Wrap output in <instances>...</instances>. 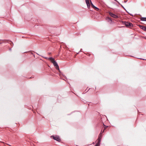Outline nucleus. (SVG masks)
Returning a JSON list of instances; mask_svg holds the SVG:
<instances>
[{
    "label": "nucleus",
    "mask_w": 146,
    "mask_h": 146,
    "mask_svg": "<svg viewBox=\"0 0 146 146\" xmlns=\"http://www.w3.org/2000/svg\"><path fill=\"white\" fill-rule=\"evenodd\" d=\"M124 24L125 26L128 28H131L133 27V25L132 23H128L126 22H124Z\"/></svg>",
    "instance_id": "obj_1"
},
{
    "label": "nucleus",
    "mask_w": 146,
    "mask_h": 146,
    "mask_svg": "<svg viewBox=\"0 0 146 146\" xmlns=\"http://www.w3.org/2000/svg\"><path fill=\"white\" fill-rule=\"evenodd\" d=\"M51 137H52L53 139L58 141H60L61 140L59 137L58 136H52Z\"/></svg>",
    "instance_id": "obj_2"
},
{
    "label": "nucleus",
    "mask_w": 146,
    "mask_h": 146,
    "mask_svg": "<svg viewBox=\"0 0 146 146\" xmlns=\"http://www.w3.org/2000/svg\"><path fill=\"white\" fill-rule=\"evenodd\" d=\"M53 64L54 66L55 67L56 69L58 70L59 71H60V69L59 68V66L58 65L57 63L56 62V61H54V62H53Z\"/></svg>",
    "instance_id": "obj_3"
},
{
    "label": "nucleus",
    "mask_w": 146,
    "mask_h": 146,
    "mask_svg": "<svg viewBox=\"0 0 146 146\" xmlns=\"http://www.w3.org/2000/svg\"><path fill=\"white\" fill-rule=\"evenodd\" d=\"M109 14L111 17L114 18H118V16L116 15L113 14L111 13H110Z\"/></svg>",
    "instance_id": "obj_4"
},
{
    "label": "nucleus",
    "mask_w": 146,
    "mask_h": 146,
    "mask_svg": "<svg viewBox=\"0 0 146 146\" xmlns=\"http://www.w3.org/2000/svg\"><path fill=\"white\" fill-rule=\"evenodd\" d=\"M101 139L100 138H98L97 139V142L95 145V146H100V142L101 141Z\"/></svg>",
    "instance_id": "obj_5"
},
{
    "label": "nucleus",
    "mask_w": 146,
    "mask_h": 146,
    "mask_svg": "<svg viewBox=\"0 0 146 146\" xmlns=\"http://www.w3.org/2000/svg\"><path fill=\"white\" fill-rule=\"evenodd\" d=\"M45 58L47 59H48L49 60H50L51 62L52 63L54 62V61H55L54 58L52 57H50L49 58H47L45 57Z\"/></svg>",
    "instance_id": "obj_6"
},
{
    "label": "nucleus",
    "mask_w": 146,
    "mask_h": 146,
    "mask_svg": "<svg viewBox=\"0 0 146 146\" xmlns=\"http://www.w3.org/2000/svg\"><path fill=\"white\" fill-rule=\"evenodd\" d=\"M86 3L87 4L88 8L89 9L90 8V3L89 0H85Z\"/></svg>",
    "instance_id": "obj_7"
},
{
    "label": "nucleus",
    "mask_w": 146,
    "mask_h": 146,
    "mask_svg": "<svg viewBox=\"0 0 146 146\" xmlns=\"http://www.w3.org/2000/svg\"><path fill=\"white\" fill-rule=\"evenodd\" d=\"M141 21H146V17H141L140 18Z\"/></svg>",
    "instance_id": "obj_8"
},
{
    "label": "nucleus",
    "mask_w": 146,
    "mask_h": 146,
    "mask_svg": "<svg viewBox=\"0 0 146 146\" xmlns=\"http://www.w3.org/2000/svg\"><path fill=\"white\" fill-rule=\"evenodd\" d=\"M104 124V130L102 131V133H103V132H104V130L106 129L107 128V126H106L105 125H104V124Z\"/></svg>",
    "instance_id": "obj_9"
},
{
    "label": "nucleus",
    "mask_w": 146,
    "mask_h": 146,
    "mask_svg": "<svg viewBox=\"0 0 146 146\" xmlns=\"http://www.w3.org/2000/svg\"><path fill=\"white\" fill-rule=\"evenodd\" d=\"M102 130L101 131V133H100L99 135L98 138H100V139L102 138Z\"/></svg>",
    "instance_id": "obj_10"
},
{
    "label": "nucleus",
    "mask_w": 146,
    "mask_h": 146,
    "mask_svg": "<svg viewBox=\"0 0 146 146\" xmlns=\"http://www.w3.org/2000/svg\"><path fill=\"white\" fill-rule=\"evenodd\" d=\"M145 27L143 26H140V28L141 29H142L143 30H144V28H145Z\"/></svg>",
    "instance_id": "obj_11"
},
{
    "label": "nucleus",
    "mask_w": 146,
    "mask_h": 146,
    "mask_svg": "<svg viewBox=\"0 0 146 146\" xmlns=\"http://www.w3.org/2000/svg\"><path fill=\"white\" fill-rule=\"evenodd\" d=\"M94 9L96 10V11H98V10H99V9L98 8H97V7H95V8H94Z\"/></svg>",
    "instance_id": "obj_12"
},
{
    "label": "nucleus",
    "mask_w": 146,
    "mask_h": 146,
    "mask_svg": "<svg viewBox=\"0 0 146 146\" xmlns=\"http://www.w3.org/2000/svg\"><path fill=\"white\" fill-rule=\"evenodd\" d=\"M91 6L93 8H94L95 7H96L95 6H94L92 3H91Z\"/></svg>",
    "instance_id": "obj_13"
},
{
    "label": "nucleus",
    "mask_w": 146,
    "mask_h": 146,
    "mask_svg": "<svg viewBox=\"0 0 146 146\" xmlns=\"http://www.w3.org/2000/svg\"><path fill=\"white\" fill-rule=\"evenodd\" d=\"M143 30L146 31V27H145V28H144Z\"/></svg>",
    "instance_id": "obj_14"
},
{
    "label": "nucleus",
    "mask_w": 146,
    "mask_h": 146,
    "mask_svg": "<svg viewBox=\"0 0 146 146\" xmlns=\"http://www.w3.org/2000/svg\"><path fill=\"white\" fill-rule=\"evenodd\" d=\"M143 60H145V59H143ZM145 60H146L145 59Z\"/></svg>",
    "instance_id": "obj_15"
}]
</instances>
